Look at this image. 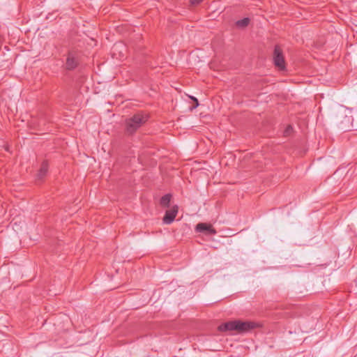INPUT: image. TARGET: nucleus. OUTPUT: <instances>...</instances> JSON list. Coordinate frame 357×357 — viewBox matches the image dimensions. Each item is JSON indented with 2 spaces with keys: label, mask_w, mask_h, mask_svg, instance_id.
Returning a JSON list of instances; mask_svg holds the SVG:
<instances>
[{
  "label": "nucleus",
  "mask_w": 357,
  "mask_h": 357,
  "mask_svg": "<svg viewBox=\"0 0 357 357\" xmlns=\"http://www.w3.org/2000/svg\"><path fill=\"white\" fill-rule=\"evenodd\" d=\"M255 327V324L250 321H231L222 324L218 326L220 331L246 332Z\"/></svg>",
  "instance_id": "obj_1"
},
{
  "label": "nucleus",
  "mask_w": 357,
  "mask_h": 357,
  "mask_svg": "<svg viewBox=\"0 0 357 357\" xmlns=\"http://www.w3.org/2000/svg\"><path fill=\"white\" fill-rule=\"evenodd\" d=\"M148 120V116L143 113H137L128 119L126 121V132L129 135L133 134Z\"/></svg>",
  "instance_id": "obj_2"
},
{
  "label": "nucleus",
  "mask_w": 357,
  "mask_h": 357,
  "mask_svg": "<svg viewBox=\"0 0 357 357\" xmlns=\"http://www.w3.org/2000/svg\"><path fill=\"white\" fill-rule=\"evenodd\" d=\"M273 61L275 66L280 70H283L285 67V62L282 55V50L278 45L275 47L273 52Z\"/></svg>",
  "instance_id": "obj_3"
},
{
  "label": "nucleus",
  "mask_w": 357,
  "mask_h": 357,
  "mask_svg": "<svg viewBox=\"0 0 357 357\" xmlns=\"http://www.w3.org/2000/svg\"><path fill=\"white\" fill-rule=\"evenodd\" d=\"M178 213V207L174 206L171 210L167 211L163 218V222L167 225L171 224L175 219Z\"/></svg>",
  "instance_id": "obj_4"
},
{
  "label": "nucleus",
  "mask_w": 357,
  "mask_h": 357,
  "mask_svg": "<svg viewBox=\"0 0 357 357\" xmlns=\"http://www.w3.org/2000/svg\"><path fill=\"white\" fill-rule=\"evenodd\" d=\"M78 64V58L73 53H69L66 59V68L68 70L75 69Z\"/></svg>",
  "instance_id": "obj_5"
},
{
  "label": "nucleus",
  "mask_w": 357,
  "mask_h": 357,
  "mask_svg": "<svg viewBox=\"0 0 357 357\" xmlns=\"http://www.w3.org/2000/svg\"><path fill=\"white\" fill-rule=\"evenodd\" d=\"M196 231L198 232H206L209 234H215L216 230L211 225L206 223H199L196 226Z\"/></svg>",
  "instance_id": "obj_6"
},
{
  "label": "nucleus",
  "mask_w": 357,
  "mask_h": 357,
  "mask_svg": "<svg viewBox=\"0 0 357 357\" xmlns=\"http://www.w3.org/2000/svg\"><path fill=\"white\" fill-rule=\"evenodd\" d=\"M47 170H48V164L46 161H44L42 163L40 168L39 169V172L38 173V177L39 178H43L46 175Z\"/></svg>",
  "instance_id": "obj_7"
},
{
  "label": "nucleus",
  "mask_w": 357,
  "mask_h": 357,
  "mask_svg": "<svg viewBox=\"0 0 357 357\" xmlns=\"http://www.w3.org/2000/svg\"><path fill=\"white\" fill-rule=\"evenodd\" d=\"M171 201V195L167 194L162 196L160 200V204L162 207H168Z\"/></svg>",
  "instance_id": "obj_8"
},
{
  "label": "nucleus",
  "mask_w": 357,
  "mask_h": 357,
  "mask_svg": "<svg viewBox=\"0 0 357 357\" xmlns=\"http://www.w3.org/2000/svg\"><path fill=\"white\" fill-rule=\"evenodd\" d=\"M250 20L248 17L243 18L242 20H238L236 22V26L239 28H244L249 24Z\"/></svg>",
  "instance_id": "obj_9"
},
{
  "label": "nucleus",
  "mask_w": 357,
  "mask_h": 357,
  "mask_svg": "<svg viewBox=\"0 0 357 357\" xmlns=\"http://www.w3.org/2000/svg\"><path fill=\"white\" fill-rule=\"evenodd\" d=\"M292 130V127L291 126H289L286 130H284V135H289Z\"/></svg>",
  "instance_id": "obj_10"
},
{
  "label": "nucleus",
  "mask_w": 357,
  "mask_h": 357,
  "mask_svg": "<svg viewBox=\"0 0 357 357\" xmlns=\"http://www.w3.org/2000/svg\"><path fill=\"white\" fill-rule=\"evenodd\" d=\"M190 98L192 100H193L195 101V105L194 106V108H196L197 107H198L199 102H198L197 99L196 98H194V97H192V96L190 97Z\"/></svg>",
  "instance_id": "obj_11"
},
{
  "label": "nucleus",
  "mask_w": 357,
  "mask_h": 357,
  "mask_svg": "<svg viewBox=\"0 0 357 357\" xmlns=\"http://www.w3.org/2000/svg\"><path fill=\"white\" fill-rule=\"evenodd\" d=\"M121 47H123V45H122V44H121V43H116V44H115V45H114V50L120 49V48H121Z\"/></svg>",
  "instance_id": "obj_12"
},
{
  "label": "nucleus",
  "mask_w": 357,
  "mask_h": 357,
  "mask_svg": "<svg viewBox=\"0 0 357 357\" xmlns=\"http://www.w3.org/2000/svg\"><path fill=\"white\" fill-rule=\"evenodd\" d=\"M192 4H198L202 1V0H190Z\"/></svg>",
  "instance_id": "obj_13"
}]
</instances>
